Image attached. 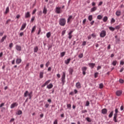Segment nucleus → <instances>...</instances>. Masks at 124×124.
I'll use <instances>...</instances> for the list:
<instances>
[{
  "label": "nucleus",
  "instance_id": "nucleus-38",
  "mask_svg": "<svg viewBox=\"0 0 124 124\" xmlns=\"http://www.w3.org/2000/svg\"><path fill=\"white\" fill-rule=\"evenodd\" d=\"M102 16L101 15H98L97 17V19H98V20H101L102 19Z\"/></svg>",
  "mask_w": 124,
  "mask_h": 124
},
{
  "label": "nucleus",
  "instance_id": "nucleus-28",
  "mask_svg": "<svg viewBox=\"0 0 124 124\" xmlns=\"http://www.w3.org/2000/svg\"><path fill=\"white\" fill-rule=\"evenodd\" d=\"M29 95V91H26L25 93H24V97H27Z\"/></svg>",
  "mask_w": 124,
  "mask_h": 124
},
{
  "label": "nucleus",
  "instance_id": "nucleus-1",
  "mask_svg": "<svg viewBox=\"0 0 124 124\" xmlns=\"http://www.w3.org/2000/svg\"><path fill=\"white\" fill-rule=\"evenodd\" d=\"M66 23V20H65V18H62L60 19L59 24L60 25V26H62V27H64V26H65Z\"/></svg>",
  "mask_w": 124,
  "mask_h": 124
},
{
  "label": "nucleus",
  "instance_id": "nucleus-36",
  "mask_svg": "<svg viewBox=\"0 0 124 124\" xmlns=\"http://www.w3.org/2000/svg\"><path fill=\"white\" fill-rule=\"evenodd\" d=\"M112 64L114 65V66H116L117 65V61H114L112 62Z\"/></svg>",
  "mask_w": 124,
  "mask_h": 124
},
{
  "label": "nucleus",
  "instance_id": "nucleus-62",
  "mask_svg": "<svg viewBox=\"0 0 124 124\" xmlns=\"http://www.w3.org/2000/svg\"><path fill=\"white\" fill-rule=\"evenodd\" d=\"M53 124H58V120H55L53 123Z\"/></svg>",
  "mask_w": 124,
  "mask_h": 124
},
{
  "label": "nucleus",
  "instance_id": "nucleus-12",
  "mask_svg": "<svg viewBox=\"0 0 124 124\" xmlns=\"http://www.w3.org/2000/svg\"><path fill=\"white\" fill-rule=\"evenodd\" d=\"M76 87L77 88V89H80L81 88V84L80 83V82H77L76 84Z\"/></svg>",
  "mask_w": 124,
  "mask_h": 124
},
{
  "label": "nucleus",
  "instance_id": "nucleus-61",
  "mask_svg": "<svg viewBox=\"0 0 124 124\" xmlns=\"http://www.w3.org/2000/svg\"><path fill=\"white\" fill-rule=\"evenodd\" d=\"M120 64H121V65H124V62L123 61H121L120 62Z\"/></svg>",
  "mask_w": 124,
  "mask_h": 124
},
{
  "label": "nucleus",
  "instance_id": "nucleus-53",
  "mask_svg": "<svg viewBox=\"0 0 124 124\" xmlns=\"http://www.w3.org/2000/svg\"><path fill=\"white\" fill-rule=\"evenodd\" d=\"M65 32H66V31L64 30L62 31V36L64 35V34H65Z\"/></svg>",
  "mask_w": 124,
  "mask_h": 124
},
{
  "label": "nucleus",
  "instance_id": "nucleus-52",
  "mask_svg": "<svg viewBox=\"0 0 124 124\" xmlns=\"http://www.w3.org/2000/svg\"><path fill=\"white\" fill-rule=\"evenodd\" d=\"M90 105V102L89 101H87L86 103V106H89Z\"/></svg>",
  "mask_w": 124,
  "mask_h": 124
},
{
  "label": "nucleus",
  "instance_id": "nucleus-20",
  "mask_svg": "<svg viewBox=\"0 0 124 124\" xmlns=\"http://www.w3.org/2000/svg\"><path fill=\"white\" fill-rule=\"evenodd\" d=\"M69 74H70L71 75H72V73H73V68H72V67L69 68Z\"/></svg>",
  "mask_w": 124,
  "mask_h": 124
},
{
  "label": "nucleus",
  "instance_id": "nucleus-54",
  "mask_svg": "<svg viewBox=\"0 0 124 124\" xmlns=\"http://www.w3.org/2000/svg\"><path fill=\"white\" fill-rule=\"evenodd\" d=\"M36 9H34V10L33 11L32 13V15H33L34 14H35V12H36Z\"/></svg>",
  "mask_w": 124,
  "mask_h": 124
},
{
  "label": "nucleus",
  "instance_id": "nucleus-32",
  "mask_svg": "<svg viewBox=\"0 0 124 124\" xmlns=\"http://www.w3.org/2000/svg\"><path fill=\"white\" fill-rule=\"evenodd\" d=\"M65 55V52H62L61 53V58H62L63 57H64V55Z\"/></svg>",
  "mask_w": 124,
  "mask_h": 124
},
{
  "label": "nucleus",
  "instance_id": "nucleus-29",
  "mask_svg": "<svg viewBox=\"0 0 124 124\" xmlns=\"http://www.w3.org/2000/svg\"><path fill=\"white\" fill-rule=\"evenodd\" d=\"M37 51H38V47L35 46V47L34 48V53H37Z\"/></svg>",
  "mask_w": 124,
  "mask_h": 124
},
{
  "label": "nucleus",
  "instance_id": "nucleus-51",
  "mask_svg": "<svg viewBox=\"0 0 124 124\" xmlns=\"http://www.w3.org/2000/svg\"><path fill=\"white\" fill-rule=\"evenodd\" d=\"M86 44H87V42L83 41L82 43V46H86Z\"/></svg>",
  "mask_w": 124,
  "mask_h": 124
},
{
  "label": "nucleus",
  "instance_id": "nucleus-30",
  "mask_svg": "<svg viewBox=\"0 0 124 124\" xmlns=\"http://www.w3.org/2000/svg\"><path fill=\"white\" fill-rule=\"evenodd\" d=\"M108 29L111 31H115V28H113V27H108Z\"/></svg>",
  "mask_w": 124,
  "mask_h": 124
},
{
  "label": "nucleus",
  "instance_id": "nucleus-43",
  "mask_svg": "<svg viewBox=\"0 0 124 124\" xmlns=\"http://www.w3.org/2000/svg\"><path fill=\"white\" fill-rule=\"evenodd\" d=\"M103 87H104L103 84L100 83L99 84V88L100 89H103Z\"/></svg>",
  "mask_w": 124,
  "mask_h": 124
},
{
  "label": "nucleus",
  "instance_id": "nucleus-16",
  "mask_svg": "<svg viewBox=\"0 0 124 124\" xmlns=\"http://www.w3.org/2000/svg\"><path fill=\"white\" fill-rule=\"evenodd\" d=\"M122 93V92L121 91H117L116 92V94L117 96H120V95H121Z\"/></svg>",
  "mask_w": 124,
  "mask_h": 124
},
{
  "label": "nucleus",
  "instance_id": "nucleus-40",
  "mask_svg": "<svg viewBox=\"0 0 124 124\" xmlns=\"http://www.w3.org/2000/svg\"><path fill=\"white\" fill-rule=\"evenodd\" d=\"M114 29H115V30H120V29H121V26L118 25V26H116Z\"/></svg>",
  "mask_w": 124,
  "mask_h": 124
},
{
  "label": "nucleus",
  "instance_id": "nucleus-49",
  "mask_svg": "<svg viewBox=\"0 0 124 124\" xmlns=\"http://www.w3.org/2000/svg\"><path fill=\"white\" fill-rule=\"evenodd\" d=\"M11 21V20H10V19L7 20L6 22V24L7 25V24H9V23H10Z\"/></svg>",
  "mask_w": 124,
  "mask_h": 124
},
{
  "label": "nucleus",
  "instance_id": "nucleus-5",
  "mask_svg": "<svg viewBox=\"0 0 124 124\" xmlns=\"http://www.w3.org/2000/svg\"><path fill=\"white\" fill-rule=\"evenodd\" d=\"M56 12L57 14H60L61 12H62V11L61 9V7H57L56 8Z\"/></svg>",
  "mask_w": 124,
  "mask_h": 124
},
{
  "label": "nucleus",
  "instance_id": "nucleus-63",
  "mask_svg": "<svg viewBox=\"0 0 124 124\" xmlns=\"http://www.w3.org/2000/svg\"><path fill=\"white\" fill-rule=\"evenodd\" d=\"M99 69H101V66H98L97 67V70H99Z\"/></svg>",
  "mask_w": 124,
  "mask_h": 124
},
{
  "label": "nucleus",
  "instance_id": "nucleus-48",
  "mask_svg": "<svg viewBox=\"0 0 124 124\" xmlns=\"http://www.w3.org/2000/svg\"><path fill=\"white\" fill-rule=\"evenodd\" d=\"M115 113L114 114V115H118V112H119L118 110V108L115 109Z\"/></svg>",
  "mask_w": 124,
  "mask_h": 124
},
{
  "label": "nucleus",
  "instance_id": "nucleus-50",
  "mask_svg": "<svg viewBox=\"0 0 124 124\" xmlns=\"http://www.w3.org/2000/svg\"><path fill=\"white\" fill-rule=\"evenodd\" d=\"M120 39H119V38H117L116 39V43H118V44H119L120 43Z\"/></svg>",
  "mask_w": 124,
  "mask_h": 124
},
{
  "label": "nucleus",
  "instance_id": "nucleus-23",
  "mask_svg": "<svg viewBox=\"0 0 124 124\" xmlns=\"http://www.w3.org/2000/svg\"><path fill=\"white\" fill-rule=\"evenodd\" d=\"M108 20V17L107 16H104L103 19V21L105 23L107 22Z\"/></svg>",
  "mask_w": 124,
  "mask_h": 124
},
{
  "label": "nucleus",
  "instance_id": "nucleus-59",
  "mask_svg": "<svg viewBox=\"0 0 124 124\" xmlns=\"http://www.w3.org/2000/svg\"><path fill=\"white\" fill-rule=\"evenodd\" d=\"M91 36L93 37H96V35H95V34L94 33H93L91 34Z\"/></svg>",
  "mask_w": 124,
  "mask_h": 124
},
{
  "label": "nucleus",
  "instance_id": "nucleus-18",
  "mask_svg": "<svg viewBox=\"0 0 124 124\" xmlns=\"http://www.w3.org/2000/svg\"><path fill=\"white\" fill-rule=\"evenodd\" d=\"M118 115L117 114H114V117H113V121L115 123H117L118 121L117 120V117Z\"/></svg>",
  "mask_w": 124,
  "mask_h": 124
},
{
  "label": "nucleus",
  "instance_id": "nucleus-17",
  "mask_svg": "<svg viewBox=\"0 0 124 124\" xmlns=\"http://www.w3.org/2000/svg\"><path fill=\"white\" fill-rule=\"evenodd\" d=\"M6 37H7V36L4 35L0 40V42L2 43L5 39H6Z\"/></svg>",
  "mask_w": 124,
  "mask_h": 124
},
{
  "label": "nucleus",
  "instance_id": "nucleus-55",
  "mask_svg": "<svg viewBox=\"0 0 124 124\" xmlns=\"http://www.w3.org/2000/svg\"><path fill=\"white\" fill-rule=\"evenodd\" d=\"M98 75V73H95V74H94L95 78H97Z\"/></svg>",
  "mask_w": 124,
  "mask_h": 124
},
{
  "label": "nucleus",
  "instance_id": "nucleus-10",
  "mask_svg": "<svg viewBox=\"0 0 124 124\" xmlns=\"http://www.w3.org/2000/svg\"><path fill=\"white\" fill-rule=\"evenodd\" d=\"M22 62V59L20 58H17L16 60V64H20Z\"/></svg>",
  "mask_w": 124,
  "mask_h": 124
},
{
  "label": "nucleus",
  "instance_id": "nucleus-42",
  "mask_svg": "<svg viewBox=\"0 0 124 124\" xmlns=\"http://www.w3.org/2000/svg\"><path fill=\"white\" fill-rule=\"evenodd\" d=\"M34 19H35V17L32 16L31 20V23L33 22V21H34Z\"/></svg>",
  "mask_w": 124,
  "mask_h": 124
},
{
  "label": "nucleus",
  "instance_id": "nucleus-13",
  "mask_svg": "<svg viewBox=\"0 0 124 124\" xmlns=\"http://www.w3.org/2000/svg\"><path fill=\"white\" fill-rule=\"evenodd\" d=\"M25 18H30V17H31V14H30V12H28L25 13Z\"/></svg>",
  "mask_w": 124,
  "mask_h": 124
},
{
  "label": "nucleus",
  "instance_id": "nucleus-19",
  "mask_svg": "<svg viewBox=\"0 0 124 124\" xmlns=\"http://www.w3.org/2000/svg\"><path fill=\"white\" fill-rule=\"evenodd\" d=\"M53 87V85L52 83L49 84L47 86V88L50 90V89H52Z\"/></svg>",
  "mask_w": 124,
  "mask_h": 124
},
{
  "label": "nucleus",
  "instance_id": "nucleus-8",
  "mask_svg": "<svg viewBox=\"0 0 124 124\" xmlns=\"http://www.w3.org/2000/svg\"><path fill=\"white\" fill-rule=\"evenodd\" d=\"M73 33V31H70L69 32L68 35L69 39H71L72 38V37L73 36L72 35V33Z\"/></svg>",
  "mask_w": 124,
  "mask_h": 124
},
{
  "label": "nucleus",
  "instance_id": "nucleus-56",
  "mask_svg": "<svg viewBox=\"0 0 124 124\" xmlns=\"http://www.w3.org/2000/svg\"><path fill=\"white\" fill-rule=\"evenodd\" d=\"M119 82H120V83H121V84H123V83H124V80L122 79H120L119 80Z\"/></svg>",
  "mask_w": 124,
  "mask_h": 124
},
{
  "label": "nucleus",
  "instance_id": "nucleus-39",
  "mask_svg": "<svg viewBox=\"0 0 124 124\" xmlns=\"http://www.w3.org/2000/svg\"><path fill=\"white\" fill-rule=\"evenodd\" d=\"M43 13H44V14H47V9H46V8H44V10H43Z\"/></svg>",
  "mask_w": 124,
  "mask_h": 124
},
{
  "label": "nucleus",
  "instance_id": "nucleus-31",
  "mask_svg": "<svg viewBox=\"0 0 124 124\" xmlns=\"http://www.w3.org/2000/svg\"><path fill=\"white\" fill-rule=\"evenodd\" d=\"M67 108H68V109H69V110H71V104H67Z\"/></svg>",
  "mask_w": 124,
  "mask_h": 124
},
{
  "label": "nucleus",
  "instance_id": "nucleus-37",
  "mask_svg": "<svg viewBox=\"0 0 124 124\" xmlns=\"http://www.w3.org/2000/svg\"><path fill=\"white\" fill-rule=\"evenodd\" d=\"M32 94V92H31L28 94V96H29V99H31V95Z\"/></svg>",
  "mask_w": 124,
  "mask_h": 124
},
{
  "label": "nucleus",
  "instance_id": "nucleus-9",
  "mask_svg": "<svg viewBox=\"0 0 124 124\" xmlns=\"http://www.w3.org/2000/svg\"><path fill=\"white\" fill-rule=\"evenodd\" d=\"M88 65H89L90 67L92 69L93 68L94 66H95V63H89Z\"/></svg>",
  "mask_w": 124,
  "mask_h": 124
},
{
  "label": "nucleus",
  "instance_id": "nucleus-27",
  "mask_svg": "<svg viewBox=\"0 0 124 124\" xmlns=\"http://www.w3.org/2000/svg\"><path fill=\"white\" fill-rule=\"evenodd\" d=\"M9 12V7H7L6 8V11L5 12V14H7Z\"/></svg>",
  "mask_w": 124,
  "mask_h": 124
},
{
  "label": "nucleus",
  "instance_id": "nucleus-21",
  "mask_svg": "<svg viewBox=\"0 0 124 124\" xmlns=\"http://www.w3.org/2000/svg\"><path fill=\"white\" fill-rule=\"evenodd\" d=\"M97 9V7H93V8H92L91 9V12H94Z\"/></svg>",
  "mask_w": 124,
  "mask_h": 124
},
{
  "label": "nucleus",
  "instance_id": "nucleus-64",
  "mask_svg": "<svg viewBox=\"0 0 124 124\" xmlns=\"http://www.w3.org/2000/svg\"><path fill=\"white\" fill-rule=\"evenodd\" d=\"M20 36H23L24 35V32H22L19 34Z\"/></svg>",
  "mask_w": 124,
  "mask_h": 124
},
{
  "label": "nucleus",
  "instance_id": "nucleus-58",
  "mask_svg": "<svg viewBox=\"0 0 124 124\" xmlns=\"http://www.w3.org/2000/svg\"><path fill=\"white\" fill-rule=\"evenodd\" d=\"M12 47H13V43H10L9 44V47L10 48H12Z\"/></svg>",
  "mask_w": 124,
  "mask_h": 124
},
{
  "label": "nucleus",
  "instance_id": "nucleus-25",
  "mask_svg": "<svg viewBox=\"0 0 124 124\" xmlns=\"http://www.w3.org/2000/svg\"><path fill=\"white\" fill-rule=\"evenodd\" d=\"M46 35L47 38H50V37H51V32H47Z\"/></svg>",
  "mask_w": 124,
  "mask_h": 124
},
{
  "label": "nucleus",
  "instance_id": "nucleus-7",
  "mask_svg": "<svg viewBox=\"0 0 124 124\" xmlns=\"http://www.w3.org/2000/svg\"><path fill=\"white\" fill-rule=\"evenodd\" d=\"M16 49L17 50V51H18L19 52L22 51V46H19L18 45H16Z\"/></svg>",
  "mask_w": 124,
  "mask_h": 124
},
{
  "label": "nucleus",
  "instance_id": "nucleus-34",
  "mask_svg": "<svg viewBox=\"0 0 124 124\" xmlns=\"http://www.w3.org/2000/svg\"><path fill=\"white\" fill-rule=\"evenodd\" d=\"M88 20L89 21H92V20H93V16L92 15H90L88 16Z\"/></svg>",
  "mask_w": 124,
  "mask_h": 124
},
{
  "label": "nucleus",
  "instance_id": "nucleus-44",
  "mask_svg": "<svg viewBox=\"0 0 124 124\" xmlns=\"http://www.w3.org/2000/svg\"><path fill=\"white\" fill-rule=\"evenodd\" d=\"M50 82H51V80H48L45 83V84H46V85H48V84H49Z\"/></svg>",
  "mask_w": 124,
  "mask_h": 124
},
{
  "label": "nucleus",
  "instance_id": "nucleus-33",
  "mask_svg": "<svg viewBox=\"0 0 124 124\" xmlns=\"http://www.w3.org/2000/svg\"><path fill=\"white\" fill-rule=\"evenodd\" d=\"M72 19V16H70L67 19V23L70 21V20Z\"/></svg>",
  "mask_w": 124,
  "mask_h": 124
},
{
  "label": "nucleus",
  "instance_id": "nucleus-15",
  "mask_svg": "<svg viewBox=\"0 0 124 124\" xmlns=\"http://www.w3.org/2000/svg\"><path fill=\"white\" fill-rule=\"evenodd\" d=\"M71 61V59L70 58H69L67 59L66 60L64 61V62L65 64H69V62H70V61Z\"/></svg>",
  "mask_w": 124,
  "mask_h": 124
},
{
  "label": "nucleus",
  "instance_id": "nucleus-3",
  "mask_svg": "<svg viewBox=\"0 0 124 124\" xmlns=\"http://www.w3.org/2000/svg\"><path fill=\"white\" fill-rule=\"evenodd\" d=\"M65 72H62V83H63V84H64V82H65Z\"/></svg>",
  "mask_w": 124,
  "mask_h": 124
},
{
  "label": "nucleus",
  "instance_id": "nucleus-47",
  "mask_svg": "<svg viewBox=\"0 0 124 124\" xmlns=\"http://www.w3.org/2000/svg\"><path fill=\"white\" fill-rule=\"evenodd\" d=\"M115 22H116V20H115V19H114L113 18H112L111 20V23H115Z\"/></svg>",
  "mask_w": 124,
  "mask_h": 124
},
{
  "label": "nucleus",
  "instance_id": "nucleus-46",
  "mask_svg": "<svg viewBox=\"0 0 124 124\" xmlns=\"http://www.w3.org/2000/svg\"><path fill=\"white\" fill-rule=\"evenodd\" d=\"M78 58H79V59H82V58H83V53H81L78 55Z\"/></svg>",
  "mask_w": 124,
  "mask_h": 124
},
{
  "label": "nucleus",
  "instance_id": "nucleus-22",
  "mask_svg": "<svg viewBox=\"0 0 124 124\" xmlns=\"http://www.w3.org/2000/svg\"><path fill=\"white\" fill-rule=\"evenodd\" d=\"M35 30H36V26H34L32 28V30H31V33H33V32H34V31H35Z\"/></svg>",
  "mask_w": 124,
  "mask_h": 124
},
{
  "label": "nucleus",
  "instance_id": "nucleus-11",
  "mask_svg": "<svg viewBox=\"0 0 124 124\" xmlns=\"http://www.w3.org/2000/svg\"><path fill=\"white\" fill-rule=\"evenodd\" d=\"M26 27H27V23L23 24L21 26L20 31H24V30H25V29L26 28Z\"/></svg>",
  "mask_w": 124,
  "mask_h": 124
},
{
  "label": "nucleus",
  "instance_id": "nucleus-60",
  "mask_svg": "<svg viewBox=\"0 0 124 124\" xmlns=\"http://www.w3.org/2000/svg\"><path fill=\"white\" fill-rule=\"evenodd\" d=\"M103 2H102V1L99 2V4H98V6H100L102 5V4H103Z\"/></svg>",
  "mask_w": 124,
  "mask_h": 124
},
{
  "label": "nucleus",
  "instance_id": "nucleus-24",
  "mask_svg": "<svg viewBox=\"0 0 124 124\" xmlns=\"http://www.w3.org/2000/svg\"><path fill=\"white\" fill-rule=\"evenodd\" d=\"M121 11H116V16H121Z\"/></svg>",
  "mask_w": 124,
  "mask_h": 124
},
{
  "label": "nucleus",
  "instance_id": "nucleus-4",
  "mask_svg": "<svg viewBox=\"0 0 124 124\" xmlns=\"http://www.w3.org/2000/svg\"><path fill=\"white\" fill-rule=\"evenodd\" d=\"M18 106V103L15 102L11 105L10 108L13 109V108H15V107H17Z\"/></svg>",
  "mask_w": 124,
  "mask_h": 124
},
{
  "label": "nucleus",
  "instance_id": "nucleus-6",
  "mask_svg": "<svg viewBox=\"0 0 124 124\" xmlns=\"http://www.w3.org/2000/svg\"><path fill=\"white\" fill-rule=\"evenodd\" d=\"M83 75H86V71H87V67L84 66L81 68Z\"/></svg>",
  "mask_w": 124,
  "mask_h": 124
},
{
  "label": "nucleus",
  "instance_id": "nucleus-45",
  "mask_svg": "<svg viewBox=\"0 0 124 124\" xmlns=\"http://www.w3.org/2000/svg\"><path fill=\"white\" fill-rule=\"evenodd\" d=\"M16 114L17 115H21L22 114V110H18Z\"/></svg>",
  "mask_w": 124,
  "mask_h": 124
},
{
  "label": "nucleus",
  "instance_id": "nucleus-2",
  "mask_svg": "<svg viewBox=\"0 0 124 124\" xmlns=\"http://www.w3.org/2000/svg\"><path fill=\"white\" fill-rule=\"evenodd\" d=\"M100 36L102 38L105 37L106 36V31L104 30L102 31L100 34Z\"/></svg>",
  "mask_w": 124,
  "mask_h": 124
},
{
  "label": "nucleus",
  "instance_id": "nucleus-35",
  "mask_svg": "<svg viewBox=\"0 0 124 124\" xmlns=\"http://www.w3.org/2000/svg\"><path fill=\"white\" fill-rule=\"evenodd\" d=\"M114 113V112L112 111H111L110 114L108 115L109 118H112V117L113 116V114Z\"/></svg>",
  "mask_w": 124,
  "mask_h": 124
},
{
  "label": "nucleus",
  "instance_id": "nucleus-26",
  "mask_svg": "<svg viewBox=\"0 0 124 124\" xmlns=\"http://www.w3.org/2000/svg\"><path fill=\"white\" fill-rule=\"evenodd\" d=\"M44 74V73L43 72H41L40 73V78L42 79V78H43V75Z\"/></svg>",
  "mask_w": 124,
  "mask_h": 124
},
{
  "label": "nucleus",
  "instance_id": "nucleus-41",
  "mask_svg": "<svg viewBox=\"0 0 124 124\" xmlns=\"http://www.w3.org/2000/svg\"><path fill=\"white\" fill-rule=\"evenodd\" d=\"M50 65V62L48 61L46 63V67H48Z\"/></svg>",
  "mask_w": 124,
  "mask_h": 124
},
{
  "label": "nucleus",
  "instance_id": "nucleus-57",
  "mask_svg": "<svg viewBox=\"0 0 124 124\" xmlns=\"http://www.w3.org/2000/svg\"><path fill=\"white\" fill-rule=\"evenodd\" d=\"M38 15H39V16H42V12L41 11L39 12Z\"/></svg>",
  "mask_w": 124,
  "mask_h": 124
},
{
  "label": "nucleus",
  "instance_id": "nucleus-14",
  "mask_svg": "<svg viewBox=\"0 0 124 124\" xmlns=\"http://www.w3.org/2000/svg\"><path fill=\"white\" fill-rule=\"evenodd\" d=\"M102 114H103V115H106V114H107V109L104 108L102 109Z\"/></svg>",
  "mask_w": 124,
  "mask_h": 124
}]
</instances>
